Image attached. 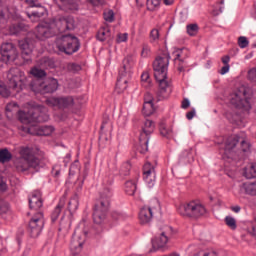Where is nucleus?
Here are the masks:
<instances>
[{"label":"nucleus","instance_id":"nucleus-1","mask_svg":"<svg viewBox=\"0 0 256 256\" xmlns=\"http://www.w3.org/2000/svg\"><path fill=\"white\" fill-rule=\"evenodd\" d=\"M75 29V18L72 16H56L48 22H42L36 27V37L40 41H45L49 37L73 31Z\"/></svg>","mask_w":256,"mask_h":256},{"label":"nucleus","instance_id":"nucleus-2","mask_svg":"<svg viewBox=\"0 0 256 256\" xmlns=\"http://www.w3.org/2000/svg\"><path fill=\"white\" fill-rule=\"evenodd\" d=\"M171 56L169 53H164L156 57L153 63L154 77L159 85L157 97L159 100L167 99L171 95V83L167 78V70L169 69V61Z\"/></svg>","mask_w":256,"mask_h":256},{"label":"nucleus","instance_id":"nucleus-3","mask_svg":"<svg viewBox=\"0 0 256 256\" xmlns=\"http://www.w3.org/2000/svg\"><path fill=\"white\" fill-rule=\"evenodd\" d=\"M8 79V88L5 84L0 82V95L2 97H10L11 91L15 93H20L25 89V83H27V77L25 76V72L21 71V69L15 67L11 68L7 74Z\"/></svg>","mask_w":256,"mask_h":256},{"label":"nucleus","instance_id":"nucleus-4","mask_svg":"<svg viewBox=\"0 0 256 256\" xmlns=\"http://www.w3.org/2000/svg\"><path fill=\"white\" fill-rule=\"evenodd\" d=\"M20 157L14 162V167L18 173H25V171L33 170L39 171L43 167V162L35 155L33 150L29 147H21L19 151Z\"/></svg>","mask_w":256,"mask_h":256},{"label":"nucleus","instance_id":"nucleus-5","mask_svg":"<svg viewBox=\"0 0 256 256\" xmlns=\"http://www.w3.org/2000/svg\"><path fill=\"white\" fill-rule=\"evenodd\" d=\"M111 197H113L111 188L104 189L100 194V200L95 205L93 213V221L96 225L105 223V220L107 219V212L111 205Z\"/></svg>","mask_w":256,"mask_h":256},{"label":"nucleus","instance_id":"nucleus-6","mask_svg":"<svg viewBox=\"0 0 256 256\" xmlns=\"http://www.w3.org/2000/svg\"><path fill=\"white\" fill-rule=\"evenodd\" d=\"M18 119L24 125H37L38 123H45L49 121V114L45 106L31 109L28 113L24 111L18 112Z\"/></svg>","mask_w":256,"mask_h":256},{"label":"nucleus","instance_id":"nucleus-7","mask_svg":"<svg viewBox=\"0 0 256 256\" xmlns=\"http://www.w3.org/2000/svg\"><path fill=\"white\" fill-rule=\"evenodd\" d=\"M178 213L182 217H188L189 219H199L207 215V208L199 200H192L188 203L181 204L178 208Z\"/></svg>","mask_w":256,"mask_h":256},{"label":"nucleus","instance_id":"nucleus-8","mask_svg":"<svg viewBox=\"0 0 256 256\" xmlns=\"http://www.w3.org/2000/svg\"><path fill=\"white\" fill-rule=\"evenodd\" d=\"M30 87L34 93H41V95L55 93L59 89V81L55 78L34 79L30 83Z\"/></svg>","mask_w":256,"mask_h":256},{"label":"nucleus","instance_id":"nucleus-9","mask_svg":"<svg viewBox=\"0 0 256 256\" xmlns=\"http://www.w3.org/2000/svg\"><path fill=\"white\" fill-rule=\"evenodd\" d=\"M56 46L61 53H65L66 55H73V53H77L81 47L79 39L71 35H64L58 38Z\"/></svg>","mask_w":256,"mask_h":256},{"label":"nucleus","instance_id":"nucleus-10","mask_svg":"<svg viewBox=\"0 0 256 256\" xmlns=\"http://www.w3.org/2000/svg\"><path fill=\"white\" fill-rule=\"evenodd\" d=\"M245 95H247L245 87L242 86L235 90L232 94H230L231 105H234L236 109H244V111H250L251 103H249V99H247Z\"/></svg>","mask_w":256,"mask_h":256},{"label":"nucleus","instance_id":"nucleus-11","mask_svg":"<svg viewBox=\"0 0 256 256\" xmlns=\"http://www.w3.org/2000/svg\"><path fill=\"white\" fill-rule=\"evenodd\" d=\"M43 227H45V216L43 212L39 211L31 218L28 224V231L31 237H39Z\"/></svg>","mask_w":256,"mask_h":256},{"label":"nucleus","instance_id":"nucleus-12","mask_svg":"<svg viewBox=\"0 0 256 256\" xmlns=\"http://www.w3.org/2000/svg\"><path fill=\"white\" fill-rule=\"evenodd\" d=\"M172 57L174 59V65L179 73H183L187 67V59L189 58V50L187 48H176Z\"/></svg>","mask_w":256,"mask_h":256},{"label":"nucleus","instance_id":"nucleus-13","mask_svg":"<svg viewBox=\"0 0 256 256\" xmlns=\"http://www.w3.org/2000/svg\"><path fill=\"white\" fill-rule=\"evenodd\" d=\"M155 131V122L153 120H146L140 133L139 141L142 147L141 153H145L149 149V137Z\"/></svg>","mask_w":256,"mask_h":256},{"label":"nucleus","instance_id":"nucleus-14","mask_svg":"<svg viewBox=\"0 0 256 256\" xmlns=\"http://www.w3.org/2000/svg\"><path fill=\"white\" fill-rule=\"evenodd\" d=\"M153 203L154 205L144 206L140 209L138 217L141 225H147L151 223V221H153V215H155V212L161 209L159 201L155 200Z\"/></svg>","mask_w":256,"mask_h":256},{"label":"nucleus","instance_id":"nucleus-15","mask_svg":"<svg viewBox=\"0 0 256 256\" xmlns=\"http://www.w3.org/2000/svg\"><path fill=\"white\" fill-rule=\"evenodd\" d=\"M74 103L73 96L51 97L46 100L48 107H57V109H69Z\"/></svg>","mask_w":256,"mask_h":256},{"label":"nucleus","instance_id":"nucleus-16","mask_svg":"<svg viewBox=\"0 0 256 256\" xmlns=\"http://www.w3.org/2000/svg\"><path fill=\"white\" fill-rule=\"evenodd\" d=\"M17 59V48L11 42H6L1 45L0 61L7 63L8 61H15Z\"/></svg>","mask_w":256,"mask_h":256},{"label":"nucleus","instance_id":"nucleus-17","mask_svg":"<svg viewBox=\"0 0 256 256\" xmlns=\"http://www.w3.org/2000/svg\"><path fill=\"white\" fill-rule=\"evenodd\" d=\"M122 65V68L119 70L118 78L130 81L131 75H133V67L135 65V61L131 56H127L124 58Z\"/></svg>","mask_w":256,"mask_h":256},{"label":"nucleus","instance_id":"nucleus-18","mask_svg":"<svg viewBox=\"0 0 256 256\" xmlns=\"http://www.w3.org/2000/svg\"><path fill=\"white\" fill-rule=\"evenodd\" d=\"M239 144V136H230L224 143V155L228 159H233L237 153V145Z\"/></svg>","mask_w":256,"mask_h":256},{"label":"nucleus","instance_id":"nucleus-19","mask_svg":"<svg viewBox=\"0 0 256 256\" xmlns=\"http://www.w3.org/2000/svg\"><path fill=\"white\" fill-rule=\"evenodd\" d=\"M24 1L28 3L30 7H37L36 10H33L31 12H26V15L27 17H29L30 21H32V23H37V21H39L41 17L45 15L47 10L45 9V7H42L39 4H35L34 0H24Z\"/></svg>","mask_w":256,"mask_h":256},{"label":"nucleus","instance_id":"nucleus-20","mask_svg":"<svg viewBox=\"0 0 256 256\" xmlns=\"http://www.w3.org/2000/svg\"><path fill=\"white\" fill-rule=\"evenodd\" d=\"M27 133L30 135H38V136H49L51 133L55 131L53 126H38L37 124H32L24 128Z\"/></svg>","mask_w":256,"mask_h":256},{"label":"nucleus","instance_id":"nucleus-21","mask_svg":"<svg viewBox=\"0 0 256 256\" xmlns=\"http://www.w3.org/2000/svg\"><path fill=\"white\" fill-rule=\"evenodd\" d=\"M155 176V166L146 162L143 166V179L148 187H153V185H155Z\"/></svg>","mask_w":256,"mask_h":256},{"label":"nucleus","instance_id":"nucleus-22","mask_svg":"<svg viewBox=\"0 0 256 256\" xmlns=\"http://www.w3.org/2000/svg\"><path fill=\"white\" fill-rule=\"evenodd\" d=\"M19 47L22 51V58L26 63H29L31 61V53H33V42L29 38L20 40Z\"/></svg>","mask_w":256,"mask_h":256},{"label":"nucleus","instance_id":"nucleus-23","mask_svg":"<svg viewBox=\"0 0 256 256\" xmlns=\"http://www.w3.org/2000/svg\"><path fill=\"white\" fill-rule=\"evenodd\" d=\"M85 239L86 235L84 233L77 234L75 232L70 243L71 251H75V253H81V249H83V245L85 244Z\"/></svg>","mask_w":256,"mask_h":256},{"label":"nucleus","instance_id":"nucleus-24","mask_svg":"<svg viewBox=\"0 0 256 256\" xmlns=\"http://www.w3.org/2000/svg\"><path fill=\"white\" fill-rule=\"evenodd\" d=\"M29 207L34 211H39L43 207V200L41 199V191H34L29 198Z\"/></svg>","mask_w":256,"mask_h":256},{"label":"nucleus","instance_id":"nucleus-25","mask_svg":"<svg viewBox=\"0 0 256 256\" xmlns=\"http://www.w3.org/2000/svg\"><path fill=\"white\" fill-rule=\"evenodd\" d=\"M63 11H79V0H57Z\"/></svg>","mask_w":256,"mask_h":256},{"label":"nucleus","instance_id":"nucleus-26","mask_svg":"<svg viewBox=\"0 0 256 256\" xmlns=\"http://www.w3.org/2000/svg\"><path fill=\"white\" fill-rule=\"evenodd\" d=\"M4 0H0V25H5L12 17L9 7L3 5Z\"/></svg>","mask_w":256,"mask_h":256},{"label":"nucleus","instance_id":"nucleus-27","mask_svg":"<svg viewBox=\"0 0 256 256\" xmlns=\"http://www.w3.org/2000/svg\"><path fill=\"white\" fill-rule=\"evenodd\" d=\"M96 39L101 42L111 39V28L109 26H102L97 32Z\"/></svg>","mask_w":256,"mask_h":256},{"label":"nucleus","instance_id":"nucleus-28","mask_svg":"<svg viewBox=\"0 0 256 256\" xmlns=\"http://www.w3.org/2000/svg\"><path fill=\"white\" fill-rule=\"evenodd\" d=\"M181 161H185V163H193L195 160V153L193 152V148H188L182 151L180 155Z\"/></svg>","mask_w":256,"mask_h":256},{"label":"nucleus","instance_id":"nucleus-29","mask_svg":"<svg viewBox=\"0 0 256 256\" xmlns=\"http://www.w3.org/2000/svg\"><path fill=\"white\" fill-rule=\"evenodd\" d=\"M168 241H169V238L167 237V234H165V232H162L160 237L152 241V245L153 247H157V249H161L165 245H167Z\"/></svg>","mask_w":256,"mask_h":256},{"label":"nucleus","instance_id":"nucleus-30","mask_svg":"<svg viewBox=\"0 0 256 256\" xmlns=\"http://www.w3.org/2000/svg\"><path fill=\"white\" fill-rule=\"evenodd\" d=\"M63 207H65V201L60 200V202L58 203V205L55 207V209L52 212V215H51L52 223H55L56 220L59 219V215H61V211H62Z\"/></svg>","mask_w":256,"mask_h":256},{"label":"nucleus","instance_id":"nucleus-31","mask_svg":"<svg viewBox=\"0 0 256 256\" xmlns=\"http://www.w3.org/2000/svg\"><path fill=\"white\" fill-rule=\"evenodd\" d=\"M68 209L70 213H75L79 209V196L75 194L68 202Z\"/></svg>","mask_w":256,"mask_h":256},{"label":"nucleus","instance_id":"nucleus-32","mask_svg":"<svg viewBox=\"0 0 256 256\" xmlns=\"http://www.w3.org/2000/svg\"><path fill=\"white\" fill-rule=\"evenodd\" d=\"M13 159V154L9 152V149H0V163H9Z\"/></svg>","mask_w":256,"mask_h":256},{"label":"nucleus","instance_id":"nucleus-33","mask_svg":"<svg viewBox=\"0 0 256 256\" xmlns=\"http://www.w3.org/2000/svg\"><path fill=\"white\" fill-rule=\"evenodd\" d=\"M25 29V25L23 24H12L8 28V32H6V35H18V33H21Z\"/></svg>","mask_w":256,"mask_h":256},{"label":"nucleus","instance_id":"nucleus-34","mask_svg":"<svg viewBox=\"0 0 256 256\" xmlns=\"http://www.w3.org/2000/svg\"><path fill=\"white\" fill-rule=\"evenodd\" d=\"M127 83H129V80L123 79V78H117L115 91L118 93H123L127 90Z\"/></svg>","mask_w":256,"mask_h":256},{"label":"nucleus","instance_id":"nucleus-35","mask_svg":"<svg viewBox=\"0 0 256 256\" xmlns=\"http://www.w3.org/2000/svg\"><path fill=\"white\" fill-rule=\"evenodd\" d=\"M243 175L246 177V179H254L256 177V163H253L248 168H245Z\"/></svg>","mask_w":256,"mask_h":256},{"label":"nucleus","instance_id":"nucleus-36","mask_svg":"<svg viewBox=\"0 0 256 256\" xmlns=\"http://www.w3.org/2000/svg\"><path fill=\"white\" fill-rule=\"evenodd\" d=\"M135 191H137V183L133 180H129L125 183V192L127 195H135Z\"/></svg>","mask_w":256,"mask_h":256},{"label":"nucleus","instance_id":"nucleus-37","mask_svg":"<svg viewBox=\"0 0 256 256\" xmlns=\"http://www.w3.org/2000/svg\"><path fill=\"white\" fill-rule=\"evenodd\" d=\"M159 131H160V135H162V137H166L167 139H169V137H171L173 133V130L169 128L165 123L160 124Z\"/></svg>","mask_w":256,"mask_h":256},{"label":"nucleus","instance_id":"nucleus-38","mask_svg":"<svg viewBox=\"0 0 256 256\" xmlns=\"http://www.w3.org/2000/svg\"><path fill=\"white\" fill-rule=\"evenodd\" d=\"M142 113L146 117H150V115L155 113V105L153 103H144Z\"/></svg>","mask_w":256,"mask_h":256},{"label":"nucleus","instance_id":"nucleus-39","mask_svg":"<svg viewBox=\"0 0 256 256\" xmlns=\"http://www.w3.org/2000/svg\"><path fill=\"white\" fill-rule=\"evenodd\" d=\"M129 173H131V162L127 161L122 163L120 167V175H122V177H127Z\"/></svg>","mask_w":256,"mask_h":256},{"label":"nucleus","instance_id":"nucleus-40","mask_svg":"<svg viewBox=\"0 0 256 256\" xmlns=\"http://www.w3.org/2000/svg\"><path fill=\"white\" fill-rule=\"evenodd\" d=\"M186 31L190 37H195L199 33V25L197 24H188L186 26Z\"/></svg>","mask_w":256,"mask_h":256},{"label":"nucleus","instance_id":"nucleus-41","mask_svg":"<svg viewBox=\"0 0 256 256\" xmlns=\"http://www.w3.org/2000/svg\"><path fill=\"white\" fill-rule=\"evenodd\" d=\"M244 189L248 195H256V181L244 184Z\"/></svg>","mask_w":256,"mask_h":256},{"label":"nucleus","instance_id":"nucleus-42","mask_svg":"<svg viewBox=\"0 0 256 256\" xmlns=\"http://www.w3.org/2000/svg\"><path fill=\"white\" fill-rule=\"evenodd\" d=\"M19 111V106L15 102H10L6 105V114L9 117V113H17Z\"/></svg>","mask_w":256,"mask_h":256},{"label":"nucleus","instance_id":"nucleus-43","mask_svg":"<svg viewBox=\"0 0 256 256\" xmlns=\"http://www.w3.org/2000/svg\"><path fill=\"white\" fill-rule=\"evenodd\" d=\"M141 81L143 87H151V77L149 76V72H143L141 75Z\"/></svg>","mask_w":256,"mask_h":256},{"label":"nucleus","instance_id":"nucleus-44","mask_svg":"<svg viewBox=\"0 0 256 256\" xmlns=\"http://www.w3.org/2000/svg\"><path fill=\"white\" fill-rule=\"evenodd\" d=\"M30 73L31 75H33V77H35V79H41L42 77H45L47 75L44 70L39 68H32Z\"/></svg>","mask_w":256,"mask_h":256},{"label":"nucleus","instance_id":"nucleus-45","mask_svg":"<svg viewBox=\"0 0 256 256\" xmlns=\"http://www.w3.org/2000/svg\"><path fill=\"white\" fill-rule=\"evenodd\" d=\"M225 223H226L227 227H229L230 229H232V230L237 229V220H235V218H233L231 216H226Z\"/></svg>","mask_w":256,"mask_h":256},{"label":"nucleus","instance_id":"nucleus-46","mask_svg":"<svg viewBox=\"0 0 256 256\" xmlns=\"http://www.w3.org/2000/svg\"><path fill=\"white\" fill-rule=\"evenodd\" d=\"M103 15H104V19L108 23H113V21H115V13L113 12V10L105 11Z\"/></svg>","mask_w":256,"mask_h":256},{"label":"nucleus","instance_id":"nucleus-47","mask_svg":"<svg viewBox=\"0 0 256 256\" xmlns=\"http://www.w3.org/2000/svg\"><path fill=\"white\" fill-rule=\"evenodd\" d=\"M238 45H239L240 49H245V48L249 47V40H247V37H245V36H240L238 38Z\"/></svg>","mask_w":256,"mask_h":256},{"label":"nucleus","instance_id":"nucleus-48","mask_svg":"<svg viewBox=\"0 0 256 256\" xmlns=\"http://www.w3.org/2000/svg\"><path fill=\"white\" fill-rule=\"evenodd\" d=\"M67 70L71 73H78V71H81V65L77 63H69L67 65Z\"/></svg>","mask_w":256,"mask_h":256},{"label":"nucleus","instance_id":"nucleus-49","mask_svg":"<svg viewBox=\"0 0 256 256\" xmlns=\"http://www.w3.org/2000/svg\"><path fill=\"white\" fill-rule=\"evenodd\" d=\"M147 5L150 11H155V9L161 5V0H148Z\"/></svg>","mask_w":256,"mask_h":256},{"label":"nucleus","instance_id":"nucleus-50","mask_svg":"<svg viewBox=\"0 0 256 256\" xmlns=\"http://www.w3.org/2000/svg\"><path fill=\"white\" fill-rule=\"evenodd\" d=\"M111 217L114 221H123L125 219V214L119 211H112Z\"/></svg>","mask_w":256,"mask_h":256},{"label":"nucleus","instance_id":"nucleus-51","mask_svg":"<svg viewBox=\"0 0 256 256\" xmlns=\"http://www.w3.org/2000/svg\"><path fill=\"white\" fill-rule=\"evenodd\" d=\"M151 55V48L147 44L142 45V51H141V56L142 57H149Z\"/></svg>","mask_w":256,"mask_h":256},{"label":"nucleus","instance_id":"nucleus-52","mask_svg":"<svg viewBox=\"0 0 256 256\" xmlns=\"http://www.w3.org/2000/svg\"><path fill=\"white\" fill-rule=\"evenodd\" d=\"M9 211V203L0 200V213H7Z\"/></svg>","mask_w":256,"mask_h":256},{"label":"nucleus","instance_id":"nucleus-53","mask_svg":"<svg viewBox=\"0 0 256 256\" xmlns=\"http://www.w3.org/2000/svg\"><path fill=\"white\" fill-rule=\"evenodd\" d=\"M248 79H250V81H254V83H256V67L249 70Z\"/></svg>","mask_w":256,"mask_h":256},{"label":"nucleus","instance_id":"nucleus-54","mask_svg":"<svg viewBox=\"0 0 256 256\" xmlns=\"http://www.w3.org/2000/svg\"><path fill=\"white\" fill-rule=\"evenodd\" d=\"M150 39L151 41H157L159 40V30L153 29L150 32Z\"/></svg>","mask_w":256,"mask_h":256},{"label":"nucleus","instance_id":"nucleus-55","mask_svg":"<svg viewBox=\"0 0 256 256\" xmlns=\"http://www.w3.org/2000/svg\"><path fill=\"white\" fill-rule=\"evenodd\" d=\"M129 35L127 33L118 34L117 36V43H125L127 41Z\"/></svg>","mask_w":256,"mask_h":256},{"label":"nucleus","instance_id":"nucleus-56","mask_svg":"<svg viewBox=\"0 0 256 256\" xmlns=\"http://www.w3.org/2000/svg\"><path fill=\"white\" fill-rule=\"evenodd\" d=\"M153 101H154V99H153V94L147 92V93L144 95V103H153Z\"/></svg>","mask_w":256,"mask_h":256},{"label":"nucleus","instance_id":"nucleus-57","mask_svg":"<svg viewBox=\"0 0 256 256\" xmlns=\"http://www.w3.org/2000/svg\"><path fill=\"white\" fill-rule=\"evenodd\" d=\"M194 256H217V254H215L214 252L200 251Z\"/></svg>","mask_w":256,"mask_h":256},{"label":"nucleus","instance_id":"nucleus-58","mask_svg":"<svg viewBox=\"0 0 256 256\" xmlns=\"http://www.w3.org/2000/svg\"><path fill=\"white\" fill-rule=\"evenodd\" d=\"M249 143H247L245 140H242L241 142V149L243 151V153H247V151H249Z\"/></svg>","mask_w":256,"mask_h":256},{"label":"nucleus","instance_id":"nucleus-59","mask_svg":"<svg viewBox=\"0 0 256 256\" xmlns=\"http://www.w3.org/2000/svg\"><path fill=\"white\" fill-rule=\"evenodd\" d=\"M88 3H91L94 7H97L99 5H103L105 3V0H87Z\"/></svg>","mask_w":256,"mask_h":256},{"label":"nucleus","instance_id":"nucleus-60","mask_svg":"<svg viewBox=\"0 0 256 256\" xmlns=\"http://www.w3.org/2000/svg\"><path fill=\"white\" fill-rule=\"evenodd\" d=\"M44 67H53L54 64L51 62L49 58H43Z\"/></svg>","mask_w":256,"mask_h":256},{"label":"nucleus","instance_id":"nucleus-61","mask_svg":"<svg viewBox=\"0 0 256 256\" xmlns=\"http://www.w3.org/2000/svg\"><path fill=\"white\" fill-rule=\"evenodd\" d=\"M189 105H191V103L189 102V99L185 98L183 101H182V109H188Z\"/></svg>","mask_w":256,"mask_h":256},{"label":"nucleus","instance_id":"nucleus-62","mask_svg":"<svg viewBox=\"0 0 256 256\" xmlns=\"http://www.w3.org/2000/svg\"><path fill=\"white\" fill-rule=\"evenodd\" d=\"M226 73H229V64L223 66L220 70L221 75H225Z\"/></svg>","mask_w":256,"mask_h":256},{"label":"nucleus","instance_id":"nucleus-63","mask_svg":"<svg viewBox=\"0 0 256 256\" xmlns=\"http://www.w3.org/2000/svg\"><path fill=\"white\" fill-rule=\"evenodd\" d=\"M7 189V183L3 181V179L0 178V191H5Z\"/></svg>","mask_w":256,"mask_h":256},{"label":"nucleus","instance_id":"nucleus-64","mask_svg":"<svg viewBox=\"0 0 256 256\" xmlns=\"http://www.w3.org/2000/svg\"><path fill=\"white\" fill-rule=\"evenodd\" d=\"M186 117L189 121L195 117V110H192L186 114Z\"/></svg>","mask_w":256,"mask_h":256}]
</instances>
